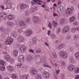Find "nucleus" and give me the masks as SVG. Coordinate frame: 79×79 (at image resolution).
<instances>
[{
	"instance_id": "nucleus-43",
	"label": "nucleus",
	"mask_w": 79,
	"mask_h": 79,
	"mask_svg": "<svg viewBox=\"0 0 79 79\" xmlns=\"http://www.w3.org/2000/svg\"><path fill=\"white\" fill-rule=\"evenodd\" d=\"M70 21L71 22H73V21H74L75 19H74V17L73 16L71 18V19H69Z\"/></svg>"
},
{
	"instance_id": "nucleus-44",
	"label": "nucleus",
	"mask_w": 79,
	"mask_h": 79,
	"mask_svg": "<svg viewBox=\"0 0 79 79\" xmlns=\"http://www.w3.org/2000/svg\"><path fill=\"white\" fill-rule=\"evenodd\" d=\"M51 37L52 39H55V34L52 33V34H51Z\"/></svg>"
},
{
	"instance_id": "nucleus-3",
	"label": "nucleus",
	"mask_w": 79,
	"mask_h": 79,
	"mask_svg": "<svg viewBox=\"0 0 79 79\" xmlns=\"http://www.w3.org/2000/svg\"><path fill=\"white\" fill-rule=\"evenodd\" d=\"M13 42V39L11 37H9L6 42L9 45H11Z\"/></svg>"
},
{
	"instance_id": "nucleus-22",
	"label": "nucleus",
	"mask_w": 79,
	"mask_h": 79,
	"mask_svg": "<svg viewBox=\"0 0 79 79\" xmlns=\"http://www.w3.org/2000/svg\"><path fill=\"white\" fill-rule=\"evenodd\" d=\"M52 24L54 26V27H56L58 25V24L57 22L55 21H52Z\"/></svg>"
},
{
	"instance_id": "nucleus-5",
	"label": "nucleus",
	"mask_w": 79,
	"mask_h": 79,
	"mask_svg": "<svg viewBox=\"0 0 79 79\" xmlns=\"http://www.w3.org/2000/svg\"><path fill=\"white\" fill-rule=\"evenodd\" d=\"M18 41L19 43H22L24 42V38L21 36H19L18 37Z\"/></svg>"
},
{
	"instance_id": "nucleus-28",
	"label": "nucleus",
	"mask_w": 79,
	"mask_h": 79,
	"mask_svg": "<svg viewBox=\"0 0 79 79\" xmlns=\"http://www.w3.org/2000/svg\"><path fill=\"white\" fill-rule=\"evenodd\" d=\"M12 37H16V36H17V33L16 32L14 31L12 33Z\"/></svg>"
},
{
	"instance_id": "nucleus-10",
	"label": "nucleus",
	"mask_w": 79,
	"mask_h": 79,
	"mask_svg": "<svg viewBox=\"0 0 79 79\" xmlns=\"http://www.w3.org/2000/svg\"><path fill=\"white\" fill-rule=\"evenodd\" d=\"M44 60H40V59H39V58H37V59H35V62L36 63H40L42 62V63H44Z\"/></svg>"
},
{
	"instance_id": "nucleus-26",
	"label": "nucleus",
	"mask_w": 79,
	"mask_h": 79,
	"mask_svg": "<svg viewBox=\"0 0 79 79\" xmlns=\"http://www.w3.org/2000/svg\"><path fill=\"white\" fill-rule=\"evenodd\" d=\"M3 32H5V33H6L7 34L9 32V29L8 28H5L4 29V31Z\"/></svg>"
},
{
	"instance_id": "nucleus-39",
	"label": "nucleus",
	"mask_w": 79,
	"mask_h": 79,
	"mask_svg": "<svg viewBox=\"0 0 79 79\" xmlns=\"http://www.w3.org/2000/svg\"><path fill=\"white\" fill-rule=\"evenodd\" d=\"M64 23V19H60V23L61 24H63Z\"/></svg>"
},
{
	"instance_id": "nucleus-8",
	"label": "nucleus",
	"mask_w": 79,
	"mask_h": 79,
	"mask_svg": "<svg viewBox=\"0 0 79 79\" xmlns=\"http://www.w3.org/2000/svg\"><path fill=\"white\" fill-rule=\"evenodd\" d=\"M68 69L70 71H73L75 69V67L73 65H70L69 66Z\"/></svg>"
},
{
	"instance_id": "nucleus-57",
	"label": "nucleus",
	"mask_w": 79,
	"mask_h": 79,
	"mask_svg": "<svg viewBox=\"0 0 79 79\" xmlns=\"http://www.w3.org/2000/svg\"><path fill=\"white\" fill-rule=\"evenodd\" d=\"M19 32H20V33H21L23 32V30L21 29H19L18 30Z\"/></svg>"
},
{
	"instance_id": "nucleus-24",
	"label": "nucleus",
	"mask_w": 79,
	"mask_h": 79,
	"mask_svg": "<svg viewBox=\"0 0 79 79\" xmlns=\"http://www.w3.org/2000/svg\"><path fill=\"white\" fill-rule=\"evenodd\" d=\"M33 1L35 2H36V3H37V4H38V5H42V3L40 2L41 1H40L39 0H33Z\"/></svg>"
},
{
	"instance_id": "nucleus-36",
	"label": "nucleus",
	"mask_w": 79,
	"mask_h": 79,
	"mask_svg": "<svg viewBox=\"0 0 79 79\" xmlns=\"http://www.w3.org/2000/svg\"><path fill=\"white\" fill-rule=\"evenodd\" d=\"M59 8L60 12H63V10H64V7H63V6H60Z\"/></svg>"
},
{
	"instance_id": "nucleus-58",
	"label": "nucleus",
	"mask_w": 79,
	"mask_h": 79,
	"mask_svg": "<svg viewBox=\"0 0 79 79\" xmlns=\"http://www.w3.org/2000/svg\"><path fill=\"white\" fill-rule=\"evenodd\" d=\"M74 50V48L72 47H70V50L71 52H73Z\"/></svg>"
},
{
	"instance_id": "nucleus-51",
	"label": "nucleus",
	"mask_w": 79,
	"mask_h": 79,
	"mask_svg": "<svg viewBox=\"0 0 79 79\" xmlns=\"http://www.w3.org/2000/svg\"><path fill=\"white\" fill-rule=\"evenodd\" d=\"M25 13L26 14V16H27L29 15V11H28V10L26 11Z\"/></svg>"
},
{
	"instance_id": "nucleus-38",
	"label": "nucleus",
	"mask_w": 79,
	"mask_h": 79,
	"mask_svg": "<svg viewBox=\"0 0 79 79\" xmlns=\"http://www.w3.org/2000/svg\"><path fill=\"white\" fill-rule=\"evenodd\" d=\"M28 76H29V75L25 74L23 76V78L24 79H27Z\"/></svg>"
},
{
	"instance_id": "nucleus-13",
	"label": "nucleus",
	"mask_w": 79,
	"mask_h": 79,
	"mask_svg": "<svg viewBox=\"0 0 79 79\" xmlns=\"http://www.w3.org/2000/svg\"><path fill=\"white\" fill-rule=\"evenodd\" d=\"M7 68H8L9 71H11V72L14 71V67H13V66H12L9 65L8 66H7Z\"/></svg>"
},
{
	"instance_id": "nucleus-12",
	"label": "nucleus",
	"mask_w": 79,
	"mask_h": 79,
	"mask_svg": "<svg viewBox=\"0 0 79 79\" xmlns=\"http://www.w3.org/2000/svg\"><path fill=\"white\" fill-rule=\"evenodd\" d=\"M32 33V31L31 30H28L26 33V35L27 36H29Z\"/></svg>"
},
{
	"instance_id": "nucleus-16",
	"label": "nucleus",
	"mask_w": 79,
	"mask_h": 79,
	"mask_svg": "<svg viewBox=\"0 0 79 79\" xmlns=\"http://www.w3.org/2000/svg\"><path fill=\"white\" fill-rule=\"evenodd\" d=\"M21 52H25L26 50V47L24 46H22L20 47Z\"/></svg>"
},
{
	"instance_id": "nucleus-60",
	"label": "nucleus",
	"mask_w": 79,
	"mask_h": 79,
	"mask_svg": "<svg viewBox=\"0 0 79 79\" xmlns=\"http://www.w3.org/2000/svg\"><path fill=\"white\" fill-rule=\"evenodd\" d=\"M60 73V70H58L56 71V73L57 74H58Z\"/></svg>"
},
{
	"instance_id": "nucleus-52",
	"label": "nucleus",
	"mask_w": 79,
	"mask_h": 79,
	"mask_svg": "<svg viewBox=\"0 0 79 79\" xmlns=\"http://www.w3.org/2000/svg\"><path fill=\"white\" fill-rule=\"evenodd\" d=\"M9 6H7L6 8V10H8V9H10V8L11 7V6H12V5H9Z\"/></svg>"
},
{
	"instance_id": "nucleus-61",
	"label": "nucleus",
	"mask_w": 79,
	"mask_h": 79,
	"mask_svg": "<svg viewBox=\"0 0 79 79\" xmlns=\"http://www.w3.org/2000/svg\"><path fill=\"white\" fill-rule=\"evenodd\" d=\"M36 10V9L34 8L33 9L31 10V12L32 13V12H34V11H35Z\"/></svg>"
},
{
	"instance_id": "nucleus-30",
	"label": "nucleus",
	"mask_w": 79,
	"mask_h": 79,
	"mask_svg": "<svg viewBox=\"0 0 79 79\" xmlns=\"http://www.w3.org/2000/svg\"><path fill=\"white\" fill-rule=\"evenodd\" d=\"M52 56L54 58H57V56L56 55V53L55 52H52Z\"/></svg>"
},
{
	"instance_id": "nucleus-59",
	"label": "nucleus",
	"mask_w": 79,
	"mask_h": 79,
	"mask_svg": "<svg viewBox=\"0 0 79 79\" xmlns=\"http://www.w3.org/2000/svg\"><path fill=\"white\" fill-rule=\"evenodd\" d=\"M31 5H35V3H36L35 2H34L33 1H32L31 2Z\"/></svg>"
},
{
	"instance_id": "nucleus-49",
	"label": "nucleus",
	"mask_w": 79,
	"mask_h": 79,
	"mask_svg": "<svg viewBox=\"0 0 79 79\" xmlns=\"http://www.w3.org/2000/svg\"><path fill=\"white\" fill-rule=\"evenodd\" d=\"M48 26H49V27H50V29L52 28V23H51L50 22H49V24H48Z\"/></svg>"
},
{
	"instance_id": "nucleus-32",
	"label": "nucleus",
	"mask_w": 79,
	"mask_h": 79,
	"mask_svg": "<svg viewBox=\"0 0 79 79\" xmlns=\"http://www.w3.org/2000/svg\"><path fill=\"white\" fill-rule=\"evenodd\" d=\"M44 67H47L48 68H52V67H49L48 65V64L47 63H45L43 64Z\"/></svg>"
},
{
	"instance_id": "nucleus-53",
	"label": "nucleus",
	"mask_w": 79,
	"mask_h": 79,
	"mask_svg": "<svg viewBox=\"0 0 79 79\" xmlns=\"http://www.w3.org/2000/svg\"><path fill=\"white\" fill-rule=\"evenodd\" d=\"M5 13H0V17L1 18H2V17H3V16L4 15V14Z\"/></svg>"
},
{
	"instance_id": "nucleus-20",
	"label": "nucleus",
	"mask_w": 79,
	"mask_h": 79,
	"mask_svg": "<svg viewBox=\"0 0 79 79\" xmlns=\"http://www.w3.org/2000/svg\"><path fill=\"white\" fill-rule=\"evenodd\" d=\"M18 54V51L17 49H15L13 52V55L14 56H17Z\"/></svg>"
},
{
	"instance_id": "nucleus-29",
	"label": "nucleus",
	"mask_w": 79,
	"mask_h": 79,
	"mask_svg": "<svg viewBox=\"0 0 79 79\" xmlns=\"http://www.w3.org/2000/svg\"><path fill=\"white\" fill-rule=\"evenodd\" d=\"M35 53L37 54H39L42 53V51L39 49H38L36 50V51L35 52Z\"/></svg>"
},
{
	"instance_id": "nucleus-27",
	"label": "nucleus",
	"mask_w": 79,
	"mask_h": 79,
	"mask_svg": "<svg viewBox=\"0 0 79 79\" xmlns=\"http://www.w3.org/2000/svg\"><path fill=\"white\" fill-rule=\"evenodd\" d=\"M13 18H14V16L12 15H9L8 16V18L9 19V20H11V19H13Z\"/></svg>"
},
{
	"instance_id": "nucleus-14",
	"label": "nucleus",
	"mask_w": 79,
	"mask_h": 79,
	"mask_svg": "<svg viewBox=\"0 0 79 79\" xmlns=\"http://www.w3.org/2000/svg\"><path fill=\"white\" fill-rule=\"evenodd\" d=\"M10 58L11 57L9 55H7L5 57V60L8 62L10 61Z\"/></svg>"
},
{
	"instance_id": "nucleus-47",
	"label": "nucleus",
	"mask_w": 79,
	"mask_h": 79,
	"mask_svg": "<svg viewBox=\"0 0 79 79\" xmlns=\"http://www.w3.org/2000/svg\"><path fill=\"white\" fill-rule=\"evenodd\" d=\"M19 61L21 63H23L24 61V59H19Z\"/></svg>"
},
{
	"instance_id": "nucleus-46",
	"label": "nucleus",
	"mask_w": 79,
	"mask_h": 79,
	"mask_svg": "<svg viewBox=\"0 0 79 79\" xmlns=\"http://www.w3.org/2000/svg\"><path fill=\"white\" fill-rule=\"evenodd\" d=\"M76 30V28L73 27L71 29V31L72 32L74 33V32H75Z\"/></svg>"
},
{
	"instance_id": "nucleus-34",
	"label": "nucleus",
	"mask_w": 79,
	"mask_h": 79,
	"mask_svg": "<svg viewBox=\"0 0 79 79\" xmlns=\"http://www.w3.org/2000/svg\"><path fill=\"white\" fill-rule=\"evenodd\" d=\"M5 64V62L4 61H3L2 60H1L0 61V64L2 65V66H4Z\"/></svg>"
},
{
	"instance_id": "nucleus-17",
	"label": "nucleus",
	"mask_w": 79,
	"mask_h": 79,
	"mask_svg": "<svg viewBox=\"0 0 79 79\" xmlns=\"http://www.w3.org/2000/svg\"><path fill=\"white\" fill-rule=\"evenodd\" d=\"M75 56L76 59L77 60H79V52H76L75 54Z\"/></svg>"
},
{
	"instance_id": "nucleus-1",
	"label": "nucleus",
	"mask_w": 79,
	"mask_h": 79,
	"mask_svg": "<svg viewBox=\"0 0 79 79\" xmlns=\"http://www.w3.org/2000/svg\"><path fill=\"white\" fill-rule=\"evenodd\" d=\"M19 25L21 26V29H26V23L23 21L19 23Z\"/></svg>"
},
{
	"instance_id": "nucleus-6",
	"label": "nucleus",
	"mask_w": 79,
	"mask_h": 79,
	"mask_svg": "<svg viewBox=\"0 0 79 79\" xmlns=\"http://www.w3.org/2000/svg\"><path fill=\"white\" fill-rule=\"evenodd\" d=\"M33 19L34 23L35 24H36L37 23H38V22H39L40 19L39 17L37 16H34L33 17Z\"/></svg>"
},
{
	"instance_id": "nucleus-64",
	"label": "nucleus",
	"mask_w": 79,
	"mask_h": 79,
	"mask_svg": "<svg viewBox=\"0 0 79 79\" xmlns=\"http://www.w3.org/2000/svg\"><path fill=\"white\" fill-rule=\"evenodd\" d=\"M79 79V75H77L76 76V79Z\"/></svg>"
},
{
	"instance_id": "nucleus-41",
	"label": "nucleus",
	"mask_w": 79,
	"mask_h": 79,
	"mask_svg": "<svg viewBox=\"0 0 79 79\" xmlns=\"http://www.w3.org/2000/svg\"><path fill=\"white\" fill-rule=\"evenodd\" d=\"M7 17V15L5 13H4V15H3L2 17V19H6V17Z\"/></svg>"
},
{
	"instance_id": "nucleus-55",
	"label": "nucleus",
	"mask_w": 79,
	"mask_h": 79,
	"mask_svg": "<svg viewBox=\"0 0 79 79\" xmlns=\"http://www.w3.org/2000/svg\"><path fill=\"white\" fill-rule=\"evenodd\" d=\"M71 35H68L66 37V39H67V40H68L69 39H70V38H71Z\"/></svg>"
},
{
	"instance_id": "nucleus-11",
	"label": "nucleus",
	"mask_w": 79,
	"mask_h": 79,
	"mask_svg": "<svg viewBox=\"0 0 79 79\" xmlns=\"http://www.w3.org/2000/svg\"><path fill=\"white\" fill-rule=\"evenodd\" d=\"M31 73L33 75H36V74L37 73V70L35 69L34 68H32L31 69Z\"/></svg>"
},
{
	"instance_id": "nucleus-25",
	"label": "nucleus",
	"mask_w": 79,
	"mask_h": 79,
	"mask_svg": "<svg viewBox=\"0 0 79 79\" xmlns=\"http://www.w3.org/2000/svg\"><path fill=\"white\" fill-rule=\"evenodd\" d=\"M11 77L13 79H18V76L15 74H13L11 75Z\"/></svg>"
},
{
	"instance_id": "nucleus-15",
	"label": "nucleus",
	"mask_w": 79,
	"mask_h": 79,
	"mask_svg": "<svg viewBox=\"0 0 79 79\" xmlns=\"http://www.w3.org/2000/svg\"><path fill=\"white\" fill-rule=\"evenodd\" d=\"M6 24L7 26H9V27H11L13 26V23L10 21H7L6 22Z\"/></svg>"
},
{
	"instance_id": "nucleus-21",
	"label": "nucleus",
	"mask_w": 79,
	"mask_h": 79,
	"mask_svg": "<svg viewBox=\"0 0 79 79\" xmlns=\"http://www.w3.org/2000/svg\"><path fill=\"white\" fill-rule=\"evenodd\" d=\"M32 59V56L31 55L28 56L27 57V58L26 59L27 61H30Z\"/></svg>"
},
{
	"instance_id": "nucleus-23",
	"label": "nucleus",
	"mask_w": 79,
	"mask_h": 79,
	"mask_svg": "<svg viewBox=\"0 0 79 79\" xmlns=\"http://www.w3.org/2000/svg\"><path fill=\"white\" fill-rule=\"evenodd\" d=\"M64 44H60L59 45L58 47V48L59 49H62V48H64Z\"/></svg>"
},
{
	"instance_id": "nucleus-2",
	"label": "nucleus",
	"mask_w": 79,
	"mask_h": 79,
	"mask_svg": "<svg viewBox=\"0 0 79 79\" xmlns=\"http://www.w3.org/2000/svg\"><path fill=\"white\" fill-rule=\"evenodd\" d=\"M64 59H66L68 57V54L66 52H62L60 54Z\"/></svg>"
},
{
	"instance_id": "nucleus-54",
	"label": "nucleus",
	"mask_w": 79,
	"mask_h": 79,
	"mask_svg": "<svg viewBox=\"0 0 79 79\" xmlns=\"http://www.w3.org/2000/svg\"><path fill=\"white\" fill-rule=\"evenodd\" d=\"M24 59V56L21 55L19 56V59Z\"/></svg>"
},
{
	"instance_id": "nucleus-19",
	"label": "nucleus",
	"mask_w": 79,
	"mask_h": 79,
	"mask_svg": "<svg viewBox=\"0 0 79 79\" xmlns=\"http://www.w3.org/2000/svg\"><path fill=\"white\" fill-rule=\"evenodd\" d=\"M66 13L67 14L70 15L72 13V11L71 10V9L69 8H68L66 11Z\"/></svg>"
},
{
	"instance_id": "nucleus-7",
	"label": "nucleus",
	"mask_w": 79,
	"mask_h": 79,
	"mask_svg": "<svg viewBox=\"0 0 79 79\" xmlns=\"http://www.w3.org/2000/svg\"><path fill=\"white\" fill-rule=\"evenodd\" d=\"M69 30V27L68 26H65L63 28V32L64 33L65 32H68Z\"/></svg>"
},
{
	"instance_id": "nucleus-56",
	"label": "nucleus",
	"mask_w": 79,
	"mask_h": 79,
	"mask_svg": "<svg viewBox=\"0 0 79 79\" xmlns=\"http://www.w3.org/2000/svg\"><path fill=\"white\" fill-rule=\"evenodd\" d=\"M69 60L71 62H73V61H74V60L73 59V57L70 58Z\"/></svg>"
},
{
	"instance_id": "nucleus-62",
	"label": "nucleus",
	"mask_w": 79,
	"mask_h": 79,
	"mask_svg": "<svg viewBox=\"0 0 79 79\" xmlns=\"http://www.w3.org/2000/svg\"><path fill=\"white\" fill-rule=\"evenodd\" d=\"M60 31H61V28H58V30L57 31L58 33H59V32H60Z\"/></svg>"
},
{
	"instance_id": "nucleus-37",
	"label": "nucleus",
	"mask_w": 79,
	"mask_h": 79,
	"mask_svg": "<svg viewBox=\"0 0 79 79\" xmlns=\"http://www.w3.org/2000/svg\"><path fill=\"white\" fill-rule=\"evenodd\" d=\"M31 20V18L30 17L26 18V21L27 23H29V21Z\"/></svg>"
},
{
	"instance_id": "nucleus-33",
	"label": "nucleus",
	"mask_w": 79,
	"mask_h": 79,
	"mask_svg": "<svg viewBox=\"0 0 79 79\" xmlns=\"http://www.w3.org/2000/svg\"><path fill=\"white\" fill-rule=\"evenodd\" d=\"M53 76L54 79H58V76L56 73H53Z\"/></svg>"
},
{
	"instance_id": "nucleus-42",
	"label": "nucleus",
	"mask_w": 79,
	"mask_h": 79,
	"mask_svg": "<svg viewBox=\"0 0 79 79\" xmlns=\"http://www.w3.org/2000/svg\"><path fill=\"white\" fill-rule=\"evenodd\" d=\"M79 72V68H76L75 69V73H78Z\"/></svg>"
},
{
	"instance_id": "nucleus-18",
	"label": "nucleus",
	"mask_w": 79,
	"mask_h": 79,
	"mask_svg": "<svg viewBox=\"0 0 79 79\" xmlns=\"http://www.w3.org/2000/svg\"><path fill=\"white\" fill-rule=\"evenodd\" d=\"M26 5L24 4H22L20 5V7L21 10H24L26 8Z\"/></svg>"
},
{
	"instance_id": "nucleus-45",
	"label": "nucleus",
	"mask_w": 79,
	"mask_h": 79,
	"mask_svg": "<svg viewBox=\"0 0 79 79\" xmlns=\"http://www.w3.org/2000/svg\"><path fill=\"white\" fill-rule=\"evenodd\" d=\"M42 78V77L40 75H38L37 76L36 78V79H41Z\"/></svg>"
},
{
	"instance_id": "nucleus-31",
	"label": "nucleus",
	"mask_w": 79,
	"mask_h": 79,
	"mask_svg": "<svg viewBox=\"0 0 79 79\" xmlns=\"http://www.w3.org/2000/svg\"><path fill=\"white\" fill-rule=\"evenodd\" d=\"M33 43L34 44H35L37 43V39L36 37H34L33 38Z\"/></svg>"
},
{
	"instance_id": "nucleus-9",
	"label": "nucleus",
	"mask_w": 79,
	"mask_h": 79,
	"mask_svg": "<svg viewBox=\"0 0 79 79\" xmlns=\"http://www.w3.org/2000/svg\"><path fill=\"white\" fill-rule=\"evenodd\" d=\"M4 4H8L9 5H13V2H11L10 0H5L4 1Z\"/></svg>"
},
{
	"instance_id": "nucleus-4",
	"label": "nucleus",
	"mask_w": 79,
	"mask_h": 79,
	"mask_svg": "<svg viewBox=\"0 0 79 79\" xmlns=\"http://www.w3.org/2000/svg\"><path fill=\"white\" fill-rule=\"evenodd\" d=\"M43 77L45 79H48L50 77V74L47 72H44L43 73Z\"/></svg>"
},
{
	"instance_id": "nucleus-40",
	"label": "nucleus",
	"mask_w": 79,
	"mask_h": 79,
	"mask_svg": "<svg viewBox=\"0 0 79 79\" xmlns=\"http://www.w3.org/2000/svg\"><path fill=\"white\" fill-rule=\"evenodd\" d=\"M0 69L1 71H5V68L4 67L1 66H0Z\"/></svg>"
},
{
	"instance_id": "nucleus-50",
	"label": "nucleus",
	"mask_w": 79,
	"mask_h": 79,
	"mask_svg": "<svg viewBox=\"0 0 79 79\" xmlns=\"http://www.w3.org/2000/svg\"><path fill=\"white\" fill-rule=\"evenodd\" d=\"M5 28L4 27H1L0 28V31L1 32H3V31H4V28Z\"/></svg>"
},
{
	"instance_id": "nucleus-63",
	"label": "nucleus",
	"mask_w": 79,
	"mask_h": 79,
	"mask_svg": "<svg viewBox=\"0 0 79 79\" xmlns=\"http://www.w3.org/2000/svg\"><path fill=\"white\" fill-rule=\"evenodd\" d=\"M61 4V1H59L58 2V5H60Z\"/></svg>"
},
{
	"instance_id": "nucleus-35",
	"label": "nucleus",
	"mask_w": 79,
	"mask_h": 79,
	"mask_svg": "<svg viewBox=\"0 0 79 79\" xmlns=\"http://www.w3.org/2000/svg\"><path fill=\"white\" fill-rule=\"evenodd\" d=\"M73 37L74 38V40H76L79 39V36L77 35H75L73 36Z\"/></svg>"
},
{
	"instance_id": "nucleus-48",
	"label": "nucleus",
	"mask_w": 79,
	"mask_h": 79,
	"mask_svg": "<svg viewBox=\"0 0 79 79\" xmlns=\"http://www.w3.org/2000/svg\"><path fill=\"white\" fill-rule=\"evenodd\" d=\"M9 61H10V63L12 64L13 63H14L15 60H14V59H13L10 58Z\"/></svg>"
}]
</instances>
